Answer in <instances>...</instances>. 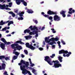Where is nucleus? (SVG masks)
Listing matches in <instances>:
<instances>
[{
	"label": "nucleus",
	"mask_w": 75,
	"mask_h": 75,
	"mask_svg": "<svg viewBox=\"0 0 75 75\" xmlns=\"http://www.w3.org/2000/svg\"><path fill=\"white\" fill-rule=\"evenodd\" d=\"M49 44H50V45H53V44H54V43L53 42V41L52 42H50V43H48Z\"/></svg>",
	"instance_id": "nucleus-42"
},
{
	"label": "nucleus",
	"mask_w": 75,
	"mask_h": 75,
	"mask_svg": "<svg viewBox=\"0 0 75 75\" xmlns=\"http://www.w3.org/2000/svg\"><path fill=\"white\" fill-rule=\"evenodd\" d=\"M24 14V12L22 11L21 12V13L19 12V17H23V14Z\"/></svg>",
	"instance_id": "nucleus-20"
},
{
	"label": "nucleus",
	"mask_w": 75,
	"mask_h": 75,
	"mask_svg": "<svg viewBox=\"0 0 75 75\" xmlns=\"http://www.w3.org/2000/svg\"><path fill=\"white\" fill-rule=\"evenodd\" d=\"M59 40V39H58V38H56L54 39V41H57Z\"/></svg>",
	"instance_id": "nucleus-38"
},
{
	"label": "nucleus",
	"mask_w": 75,
	"mask_h": 75,
	"mask_svg": "<svg viewBox=\"0 0 75 75\" xmlns=\"http://www.w3.org/2000/svg\"><path fill=\"white\" fill-rule=\"evenodd\" d=\"M18 10H15V13H18Z\"/></svg>",
	"instance_id": "nucleus-51"
},
{
	"label": "nucleus",
	"mask_w": 75,
	"mask_h": 75,
	"mask_svg": "<svg viewBox=\"0 0 75 75\" xmlns=\"http://www.w3.org/2000/svg\"><path fill=\"white\" fill-rule=\"evenodd\" d=\"M20 1H21V2L22 3H23L25 2L24 0H20Z\"/></svg>",
	"instance_id": "nucleus-49"
},
{
	"label": "nucleus",
	"mask_w": 75,
	"mask_h": 75,
	"mask_svg": "<svg viewBox=\"0 0 75 75\" xmlns=\"http://www.w3.org/2000/svg\"><path fill=\"white\" fill-rule=\"evenodd\" d=\"M68 51H65L64 50H61L59 51V54H63V56H64V57H66V55H65V54H68Z\"/></svg>",
	"instance_id": "nucleus-6"
},
{
	"label": "nucleus",
	"mask_w": 75,
	"mask_h": 75,
	"mask_svg": "<svg viewBox=\"0 0 75 75\" xmlns=\"http://www.w3.org/2000/svg\"><path fill=\"white\" fill-rule=\"evenodd\" d=\"M6 5H5V4H3L2 5H1V10L5 9V8H6Z\"/></svg>",
	"instance_id": "nucleus-21"
},
{
	"label": "nucleus",
	"mask_w": 75,
	"mask_h": 75,
	"mask_svg": "<svg viewBox=\"0 0 75 75\" xmlns=\"http://www.w3.org/2000/svg\"><path fill=\"white\" fill-rule=\"evenodd\" d=\"M55 62H53L54 63V67L55 68H59V67H62L61 64L58 63H59V61L58 60L54 61Z\"/></svg>",
	"instance_id": "nucleus-5"
},
{
	"label": "nucleus",
	"mask_w": 75,
	"mask_h": 75,
	"mask_svg": "<svg viewBox=\"0 0 75 75\" xmlns=\"http://www.w3.org/2000/svg\"><path fill=\"white\" fill-rule=\"evenodd\" d=\"M44 60L46 62H47V63H48L50 65H52L53 62H55L54 60H53L52 61L51 60V59L50 57L48 56H46L45 57Z\"/></svg>",
	"instance_id": "nucleus-3"
},
{
	"label": "nucleus",
	"mask_w": 75,
	"mask_h": 75,
	"mask_svg": "<svg viewBox=\"0 0 75 75\" xmlns=\"http://www.w3.org/2000/svg\"><path fill=\"white\" fill-rule=\"evenodd\" d=\"M17 58V56H14L13 59L14 60H15V59H16Z\"/></svg>",
	"instance_id": "nucleus-33"
},
{
	"label": "nucleus",
	"mask_w": 75,
	"mask_h": 75,
	"mask_svg": "<svg viewBox=\"0 0 75 75\" xmlns=\"http://www.w3.org/2000/svg\"><path fill=\"white\" fill-rule=\"evenodd\" d=\"M27 11L29 14H33L34 13V11L31 9H28Z\"/></svg>",
	"instance_id": "nucleus-17"
},
{
	"label": "nucleus",
	"mask_w": 75,
	"mask_h": 75,
	"mask_svg": "<svg viewBox=\"0 0 75 75\" xmlns=\"http://www.w3.org/2000/svg\"><path fill=\"white\" fill-rule=\"evenodd\" d=\"M25 45L27 48H30L31 50H34L35 48V47L32 45H30L29 43H26Z\"/></svg>",
	"instance_id": "nucleus-7"
},
{
	"label": "nucleus",
	"mask_w": 75,
	"mask_h": 75,
	"mask_svg": "<svg viewBox=\"0 0 75 75\" xmlns=\"http://www.w3.org/2000/svg\"><path fill=\"white\" fill-rule=\"evenodd\" d=\"M50 38V36L47 37H46L45 39V42H47V43H49V39Z\"/></svg>",
	"instance_id": "nucleus-16"
},
{
	"label": "nucleus",
	"mask_w": 75,
	"mask_h": 75,
	"mask_svg": "<svg viewBox=\"0 0 75 75\" xmlns=\"http://www.w3.org/2000/svg\"><path fill=\"white\" fill-rule=\"evenodd\" d=\"M23 5L25 6H27V2H24L23 3Z\"/></svg>",
	"instance_id": "nucleus-37"
},
{
	"label": "nucleus",
	"mask_w": 75,
	"mask_h": 75,
	"mask_svg": "<svg viewBox=\"0 0 75 75\" xmlns=\"http://www.w3.org/2000/svg\"><path fill=\"white\" fill-rule=\"evenodd\" d=\"M0 45L1 48H2V50H4V48H5V44L1 43V44H0Z\"/></svg>",
	"instance_id": "nucleus-14"
},
{
	"label": "nucleus",
	"mask_w": 75,
	"mask_h": 75,
	"mask_svg": "<svg viewBox=\"0 0 75 75\" xmlns=\"http://www.w3.org/2000/svg\"><path fill=\"white\" fill-rule=\"evenodd\" d=\"M11 35V34H8L6 35V37H10Z\"/></svg>",
	"instance_id": "nucleus-54"
},
{
	"label": "nucleus",
	"mask_w": 75,
	"mask_h": 75,
	"mask_svg": "<svg viewBox=\"0 0 75 75\" xmlns=\"http://www.w3.org/2000/svg\"><path fill=\"white\" fill-rule=\"evenodd\" d=\"M10 24H11L10 23V22H9L8 23V26H9V25H10Z\"/></svg>",
	"instance_id": "nucleus-63"
},
{
	"label": "nucleus",
	"mask_w": 75,
	"mask_h": 75,
	"mask_svg": "<svg viewBox=\"0 0 75 75\" xmlns=\"http://www.w3.org/2000/svg\"><path fill=\"white\" fill-rule=\"evenodd\" d=\"M28 36V38H32V36L29 35Z\"/></svg>",
	"instance_id": "nucleus-52"
},
{
	"label": "nucleus",
	"mask_w": 75,
	"mask_h": 75,
	"mask_svg": "<svg viewBox=\"0 0 75 75\" xmlns=\"http://www.w3.org/2000/svg\"><path fill=\"white\" fill-rule=\"evenodd\" d=\"M72 54V53L71 52H69L68 53V54L70 55L71 54Z\"/></svg>",
	"instance_id": "nucleus-58"
},
{
	"label": "nucleus",
	"mask_w": 75,
	"mask_h": 75,
	"mask_svg": "<svg viewBox=\"0 0 75 75\" xmlns=\"http://www.w3.org/2000/svg\"><path fill=\"white\" fill-rule=\"evenodd\" d=\"M1 41H2V42H4L5 44H6V45H9V44H11V42H7V41H6V40L5 39H4V38H1Z\"/></svg>",
	"instance_id": "nucleus-8"
},
{
	"label": "nucleus",
	"mask_w": 75,
	"mask_h": 75,
	"mask_svg": "<svg viewBox=\"0 0 75 75\" xmlns=\"http://www.w3.org/2000/svg\"><path fill=\"white\" fill-rule=\"evenodd\" d=\"M9 23H11V24H13L14 23V22L13 21H10L9 22Z\"/></svg>",
	"instance_id": "nucleus-50"
},
{
	"label": "nucleus",
	"mask_w": 75,
	"mask_h": 75,
	"mask_svg": "<svg viewBox=\"0 0 75 75\" xmlns=\"http://www.w3.org/2000/svg\"><path fill=\"white\" fill-rule=\"evenodd\" d=\"M15 44H12L11 45V47L13 49H17V50L18 51H20L21 50H22L23 48L20 45H19L18 44V43L22 44V45H24V43L22 42L21 40H18L15 42Z\"/></svg>",
	"instance_id": "nucleus-1"
},
{
	"label": "nucleus",
	"mask_w": 75,
	"mask_h": 75,
	"mask_svg": "<svg viewBox=\"0 0 75 75\" xmlns=\"http://www.w3.org/2000/svg\"><path fill=\"white\" fill-rule=\"evenodd\" d=\"M6 30H7V27H5L4 28H2V30H0V31H6Z\"/></svg>",
	"instance_id": "nucleus-28"
},
{
	"label": "nucleus",
	"mask_w": 75,
	"mask_h": 75,
	"mask_svg": "<svg viewBox=\"0 0 75 75\" xmlns=\"http://www.w3.org/2000/svg\"><path fill=\"white\" fill-rule=\"evenodd\" d=\"M34 66V64L32 63V64H30V67H33V66Z\"/></svg>",
	"instance_id": "nucleus-48"
},
{
	"label": "nucleus",
	"mask_w": 75,
	"mask_h": 75,
	"mask_svg": "<svg viewBox=\"0 0 75 75\" xmlns=\"http://www.w3.org/2000/svg\"><path fill=\"white\" fill-rule=\"evenodd\" d=\"M5 56H0V59L2 60L3 58H4Z\"/></svg>",
	"instance_id": "nucleus-34"
},
{
	"label": "nucleus",
	"mask_w": 75,
	"mask_h": 75,
	"mask_svg": "<svg viewBox=\"0 0 75 75\" xmlns=\"http://www.w3.org/2000/svg\"><path fill=\"white\" fill-rule=\"evenodd\" d=\"M4 59L5 60H6V61H7L8 60H10V59H9V58L8 57H5L4 58H2V59Z\"/></svg>",
	"instance_id": "nucleus-29"
},
{
	"label": "nucleus",
	"mask_w": 75,
	"mask_h": 75,
	"mask_svg": "<svg viewBox=\"0 0 75 75\" xmlns=\"http://www.w3.org/2000/svg\"><path fill=\"white\" fill-rule=\"evenodd\" d=\"M30 28H28V29H25L24 31V34H26V33H29L31 31L30 29Z\"/></svg>",
	"instance_id": "nucleus-13"
},
{
	"label": "nucleus",
	"mask_w": 75,
	"mask_h": 75,
	"mask_svg": "<svg viewBox=\"0 0 75 75\" xmlns=\"http://www.w3.org/2000/svg\"><path fill=\"white\" fill-rule=\"evenodd\" d=\"M25 65H22V66H25V68H26V69H28L29 68L28 66H29V62H25V64H24Z\"/></svg>",
	"instance_id": "nucleus-12"
},
{
	"label": "nucleus",
	"mask_w": 75,
	"mask_h": 75,
	"mask_svg": "<svg viewBox=\"0 0 75 75\" xmlns=\"http://www.w3.org/2000/svg\"><path fill=\"white\" fill-rule=\"evenodd\" d=\"M66 13V11H64L62 10L60 12V13L61 15H62V17L64 18L66 17V15L65 14Z\"/></svg>",
	"instance_id": "nucleus-10"
},
{
	"label": "nucleus",
	"mask_w": 75,
	"mask_h": 75,
	"mask_svg": "<svg viewBox=\"0 0 75 75\" xmlns=\"http://www.w3.org/2000/svg\"><path fill=\"white\" fill-rule=\"evenodd\" d=\"M33 32L35 34H38V31L33 30Z\"/></svg>",
	"instance_id": "nucleus-36"
},
{
	"label": "nucleus",
	"mask_w": 75,
	"mask_h": 75,
	"mask_svg": "<svg viewBox=\"0 0 75 75\" xmlns=\"http://www.w3.org/2000/svg\"><path fill=\"white\" fill-rule=\"evenodd\" d=\"M54 38H52L51 39H50L49 40L48 43H50V42L51 41H54Z\"/></svg>",
	"instance_id": "nucleus-27"
},
{
	"label": "nucleus",
	"mask_w": 75,
	"mask_h": 75,
	"mask_svg": "<svg viewBox=\"0 0 75 75\" xmlns=\"http://www.w3.org/2000/svg\"><path fill=\"white\" fill-rule=\"evenodd\" d=\"M26 40H28V36H25Z\"/></svg>",
	"instance_id": "nucleus-47"
},
{
	"label": "nucleus",
	"mask_w": 75,
	"mask_h": 75,
	"mask_svg": "<svg viewBox=\"0 0 75 75\" xmlns=\"http://www.w3.org/2000/svg\"><path fill=\"white\" fill-rule=\"evenodd\" d=\"M43 16L44 17H47V18H48V17H49V16L48 15L46 14L43 15Z\"/></svg>",
	"instance_id": "nucleus-41"
},
{
	"label": "nucleus",
	"mask_w": 75,
	"mask_h": 75,
	"mask_svg": "<svg viewBox=\"0 0 75 75\" xmlns=\"http://www.w3.org/2000/svg\"><path fill=\"white\" fill-rule=\"evenodd\" d=\"M6 64L2 63L1 65L2 69H5L6 68Z\"/></svg>",
	"instance_id": "nucleus-19"
},
{
	"label": "nucleus",
	"mask_w": 75,
	"mask_h": 75,
	"mask_svg": "<svg viewBox=\"0 0 75 75\" xmlns=\"http://www.w3.org/2000/svg\"><path fill=\"white\" fill-rule=\"evenodd\" d=\"M71 15L70 14H69L67 15V17H71Z\"/></svg>",
	"instance_id": "nucleus-61"
},
{
	"label": "nucleus",
	"mask_w": 75,
	"mask_h": 75,
	"mask_svg": "<svg viewBox=\"0 0 75 75\" xmlns=\"http://www.w3.org/2000/svg\"><path fill=\"white\" fill-rule=\"evenodd\" d=\"M4 75H8V74H7V71H5L4 73L3 74Z\"/></svg>",
	"instance_id": "nucleus-43"
},
{
	"label": "nucleus",
	"mask_w": 75,
	"mask_h": 75,
	"mask_svg": "<svg viewBox=\"0 0 75 75\" xmlns=\"http://www.w3.org/2000/svg\"><path fill=\"white\" fill-rule=\"evenodd\" d=\"M54 57H55V54H52V56H50V58H54Z\"/></svg>",
	"instance_id": "nucleus-31"
},
{
	"label": "nucleus",
	"mask_w": 75,
	"mask_h": 75,
	"mask_svg": "<svg viewBox=\"0 0 75 75\" xmlns=\"http://www.w3.org/2000/svg\"><path fill=\"white\" fill-rule=\"evenodd\" d=\"M25 66H23L22 65L20 66L21 69V70L22 71V72L23 74L24 75H25L26 74H27L30 73V71L27 70V69H25Z\"/></svg>",
	"instance_id": "nucleus-4"
},
{
	"label": "nucleus",
	"mask_w": 75,
	"mask_h": 75,
	"mask_svg": "<svg viewBox=\"0 0 75 75\" xmlns=\"http://www.w3.org/2000/svg\"><path fill=\"white\" fill-rule=\"evenodd\" d=\"M32 72L33 73V74H35V75H37V73L36 72H36V71H35V69H33V70L32 71Z\"/></svg>",
	"instance_id": "nucleus-26"
},
{
	"label": "nucleus",
	"mask_w": 75,
	"mask_h": 75,
	"mask_svg": "<svg viewBox=\"0 0 75 75\" xmlns=\"http://www.w3.org/2000/svg\"><path fill=\"white\" fill-rule=\"evenodd\" d=\"M16 2L18 5H20L21 4L20 0H16Z\"/></svg>",
	"instance_id": "nucleus-22"
},
{
	"label": "nucleus",
	"mask_w": 75,
	"mask_h": 75,
	"mask_svg": "<svg viewBox=\"0 0 75 75\" xmlns=\"http://www.w3.org/2000/svg\"><path fill=\"white\" fill-rule=\"evenodd\" d=\"M9 7H11V5H12V2L9 3Z\"/></svg>",
	"instance_id": "nucleus-45"
},
{
	"label": "nucleus",
	"mask_w": 75,
	"mask_h": 75,
	"mask_svg": "<svg viewBox=\"0 0 75 75\" xmlns=\"http://www.w3.org/2000/svg\"><path fill=\"white\" fill-rule=\"evenodd\" d=\"M58 45L59 47V48H61V45Z\"/></svg>",
	"instance_id": "nucleus-59"
},
{
	"label": "nucleus",
	"mask_w": 75,
	"mask_h": 75,
	"mask_svg": "<svg viewBox=\"0 0 75 75\" xmlns=\"http://www.w3.org/2000/svg\"><path fill=\"white\" fill-rule=\"evenodd\" d=\"M13 54H14L16 55H17V56L19 55L20 54V53L17 52H13Z\"/></svg>",
	"instance_id": "nucleus-25"
},
{
	"label": "nucleus",
	"mask_w": 75,
	"mask_h": 75,
	"mask_svg": "<svg viewBox=\"0 0 75 75\" xmlns=\"http://www.w3.org/2000/svg\"><path fill=\"white\" fill-rule=\"evenodd\" d=\"M18 20H23V17H18Z\"/></svg>",
	"instance_id": "nucleus-32"
},
{
	"label": "nucleus",
	"mask_w": 75,
	"mask_h": 75,
	"mask_svg": "<svg viewBox=\"0 0 75 75\" xmlns=\"http://www.w3.org/2000/svg\"><path fill=\"white\" fill-rule=\"evenodd\" d=\"M57 43L58 45H60V44H61V42H60V41H58L57 42Z\"/></svg>",
	"instance_id": "nucleus-53"
},
{
	"label": "nucleus",
	"mask_w": 75,
	"mask_h": 75,
	"mask_svg": "<svg viewBox=\"0 0 75 75\" xmlns=\"http://www.w3.org/2000/svg\"><path fill=\"white\" fill-rule=\"evenodd\" d=\"M6 24V22H3V21L2 20L0 22V24H1V25H4V24Z\"/></svg>",
	"instance_id": "nucleus-24"
},
{
	"label": "nucleus",
	"mask_w": 75,
	"mask_h": 75,
	"mask_svg": "<svg viewBox=\"0 0 75 75\" xmlns=\"http://www.w3.org/2000/svg\"><path fill=\"white\" fill-rule=\"evenodd\" d=\"M58 60H59V61H60V62H62V57H58Z\"/></svg>",
	"instance_id": "nucleus-23"
},
{
	"label": "nucleus",
	"mask_w": 75,
	"mask_h": 75,
	"mask_svg": "<svg viewBox=\"0 0 75 75\" xmlns=\"http://www.w3.org/2000/svg\"><path fill=\"white\" fill-rule=\"evenodd\" d=\"M52 33H56V31L55 30H54L53 31H52Z\"/></svg>",
	"instance_id": "nucleus-64"
},
{
	"label": "nucleus",
	"mask_w": 75,
	"mask_h": 75,
	"mask_svg": "<svg viewBox=\"0 0 75 75\" xmlns=\"http://www.w3.org/2000/svg\"><path fill=\"white\" fill-rule=\"evenodd\" d=\"M8 13H9L10 14H11L13 17H14V16H16V15L15 14V13H14L12 11L9 12H8Z\"/></svg>",
	"instance_id": "nucleus-18"
},
{
	"label": "nucleus",
	"mask_w": 75,
	"mask_h": 75,
	"mask_svg": "<svg viewBox=\"0 0 75 75\" xmlns=\"http://www.w3.org/2000/svg\"><path fill=\"white\" fill-rule=\"evenodd\" d=\"M45 14V13H44V12H42L41 13V14L42 15H44V14Z\"/></svg>",
	"instance_id": "nucleus-62"
},
{
	"label": "nucleus",
	"mask_w": 75,
	"mask_h": 75,
	"mask_svg": "<svg viewBox=\"0 0 75 75\" xmlns=\"http://www.w3.org/2000/svg\"><path fill=\"white\" fill-rule=\"evenodd\" d=\"M21 57L22 58H24V57L25 56H24V55L23 54H22Z\"/></svg>",
	"instance_id": "nucleus-56"
},
{
	"label": "nucleus",
	"mask_w": 75,
	"mask_h": 75,
	"mask_svg": "<svg viewBox=\"0 0 75 75\" xmlns=\"http://www.w3.org/2000/svg\"><path fill=\"white\" fill-rule=\"evenodd\" d=\"M25 61H23V60H21V63H18V65H20V66L21 65H22V64H25Z\"/></svg>",
	"instance_id": "nucleus-15"
},
{
	"label": "nucleus",
	"mask_w": 75,
	"mask_h": 75,
	"mask_svg": "<svg viewBox=\"0 0 75 75\" xmlns=\"http://www.w3.org/2000/svg\"><path fill=\"white\" fill-rule=\"evenodd\" d=\"M70 56V55H69V54H66V57H69Z\"/></svg>",
	"instance_id": "nucleus-57"
},
{
	"label": "nucleus",
	"mask_w": 75,
	"mask_h": 75,
	"mask_svg": "<svg viewBox=\"0 0 75 75\" xmlns=\"http://www.w3.org/2000/svg\"><path fill=\"white\" fill-rule=\"evenodd\" d=\"M69 11L68 12V14H72V13H75V10H72V8H70L69 9Z\"/></svg>",
	"instance_id": "nucleus-11"
},
{
	"label": "nucleus",
	"mask_w": 75,
	"mask_h": 75,
	"mask_svg": "<svg viewBox=\"0 0 75 75\" xmlns=\"http://www.w3.org/2000/svg\"><path fill=\"white\" fill-rule=\"evenodd\" d=\"M49 20H52V16H50L49 17V16L48 17Z\"/></svg>",
	"instance_id": "nucleus-44"
},
{
	"label": "nucleus",
	"mask_w": 75,
	"mask_h": 75,
	"mask_svg": "<svg viewBox=\"0 0 75 75\" xmlns=\"http://www.w3.org/2000/svg\"><path fill=\"white\" fill-rule=\"evenodd\" d=\"M29 28H30L31 30V31H35V30H36L37 31H38V28L37 27H35V26H34L33 27V26L31 25L29 27Z\"/></svg>",
	"instance_id": "nucleus-9"
},
{
	"label": "nucleus",
	"mask_w": 75,
	"mask_h": 75,
	"mask_svg": "<svg viewBox=\"0 0 75 75\" xmlns=\"http://www.w3.org/2000/svg\"><path fill=\"white\" fill-rule=\"evenodd\" d=\"M36 35H35V37H38V34H36Z\"/></svg>",
	"instance_id": "nucleus-60"
},
{
	"label": "nucleus",
	"mask_w": 75,
	"mask_h": 75,
	"mask_svg": "<svg viewBox=\"0 0 75 75\" xmlns=\"http://www.w3.org/2000/svg\"><path fill=\"white\" fill-rule=\"evenodd\" d=\"M24 52L26 55H28V51H27V50H24Z\"/></svg>",
	"instance_id": "nucleus-39"
},
{
	"label": "nucleus",
	"mask_w": 75,
	"mask_h": 75,
	"mask_svg": "<svg viewBox=\"0 0 75 75\" xmlns=\"http://www.w3.org/2000/svg\"><path fill=\"white\" fill-rule=\"evenodd\" d=\"M29 35H34L35 34V33H34V32H30V33H29Z\"/></svg>",
	"instance_id": "nucleus-30"
},
{
	"label": "nucleus",
	"mask_w": 75,
	"mask_h": 75,
	"mask_svg": "<svg viewBox=\"0 0 75 75\" xmlns=\"http://www.w3.org/2000/svg\"><path fill=\"white\" fill-rule=\"evenodd\" d=\"M47 14L49 15H55L54 16V20L57 21H59L61 20V17L57 16V13L56 12H54L51 11V10H49L47 12Z\"/></svg>",
	"instance_id": "nucleus-2"
},
{
	"label": "nucleus",
	"mask_w": 75,
	"mask_h": 75,
	"mask_svg": "<svg viewBox=\"0 0 75 75\" xmlns=\"http://www.w3.org/2000/svg\"><path fill=\"white\" fill-rule=\"evenodd\" d=\"M29 69H31V70H33V69H34L31 67H30L29 68Z\"/></svg>",
	"instance_id": "nucleus-55"
},
{
	"label": "nucleus",
	"mask_w": 75,
	"mask_h": 75,
	"mask_svg": "<svg viewBox=\"0 0 75 75\" xmlns=\"http://www.w3.org/2000/svg\"><path fill=\"white\" fill-rule=\"evenodd\" d=\"M39 49L40 51H42V50H43V48L42 47H40L39 48Z\"/></svg>",
	"instance_id": "nucleus-46"
},
{
	"label": "nucleus",
	"mask_w": 75,
	"mask_h": 75,
	"mask_svg": "<svg viewBox=\"0 0 75 75\" xmlns=\"http://www.w3.org/2000/svg\"><path fill=\"white\" fill-rule=\"evenodd\" d=\"M61 42H62V43L63 45H65L66 43L65 42H64V41L63 40H62Z\"/></svg>",
	"instance_id": "nucleus-40"
},
{
	"label": "nucleus",
	"mask_w": 75,
	"mask_h": 75,
	"mask_svg": "<svg viewBox=\"0 0 75 75\" xmlns=\"http://www.w3.org/2000/svg\"><path fill=\"white\" fill-rule=\"evenodd\" d=\"M33 21L36 24H37V23H38V21L37 20H33Z\"/></svg>",
	"instance_id": "nucleus-35"
}]
</instances>
